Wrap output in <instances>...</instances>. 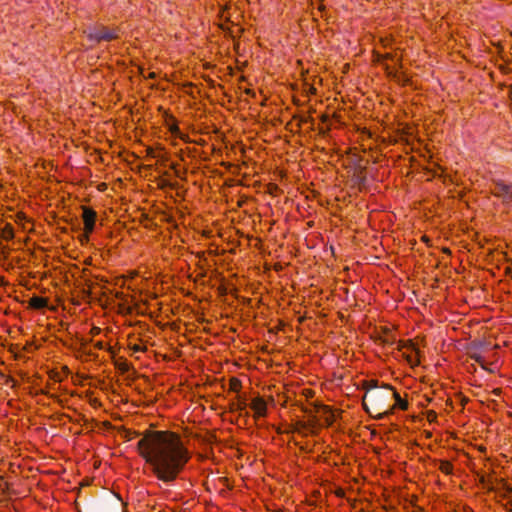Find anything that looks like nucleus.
Here are the masks:
<instances>
[{
  "mask_svg": "<svg viewBox=\"0 0 512 512\" xmlns=\"http://www.w3.org/2000/svg\"><path fill=\"white\" fill-rule=\"evenodd\" d=\"M147 153L148 155L152 156V157H155L154 153H153V149L152 148H148L147 149Z\"/></svg>",
  "mask_w": 512,
  "mask_h": 512,
  "instance_id": "19",
  "label": "nucleus"
},
{
  "mask_svg": "<svg viewBox=\"0 0 512 512\" xmlns=\"http://www.w3.org/2000/svg\"><path fill=\"white\" fill-rule=\"evenodd\" d=\"M4 283H5L4 277H0V286L3 285Z\"/></svg>",
  "mask_w": 512,
  "mask_h": 512,
  "instance_id": "22",
  "label": "nucleus"
},
{
  "mask_svg": "<svg viewBox=\"0 0 512 512\" xmlns=\"http://www.w3.org/2000/svg\"><path fill=\"white\" fill-rule=\"evenodd\" d=\"M147 77L154 79L156 77V74L154 72H150Z\"/></svg>",
  "mask_w": 512,
  "mask_h": 512,
  "instance_id": "20",
  "label": "nucleus"
},
{
  "mask_svg": "<svg viewBox=\"0 0 512 512\" xmlns=\"http://www.w3.org/2000/svg\"><path fill=\"white\" fill-rule=\"evenodd\" d=\"M86 37L93 42H110L120 38L121 29L118 26H105L103 24H95L84 30Z\"/></svg>",
  "mask_w": 512,
  "mask_h": 512,
  "instance_id": "3",
  "label": "nucleus"
},
{
  "mask_svg": "<svg viewBox=\"0 0 512 512\" xmlns=\"http://www.w3.org/2000/svg\"><path fill=\"white\" fill-rule=\"evenodd\" d=\"M491 193L501 199L504 204H508L512 201V184L502 180H495L491 188Z\"/></svg>",
  "mask_w": 512,
  "mask_h": 512,
  "instance_id": "5",
  "label": "nucleus"
},
{
  "mask_svg": "<svg viewBox=\"0 0 512 512\" xmlns=\"http://www.w3.org/2000/svg\"><path fill=\"white\" fill-rule=\"evenodd\" d=\"M377 381L371 380L368 383V391L364 397V401L367 397H369L373 402L385 401L389 399H394V405L384 412H379L378 419H383L385 415L392 413L395 408H399L403 411L407 410L409 407V403L407 400L402 399L400 394L390 385H384L380 390L371 391L372 389H376Z\"/></svg>",
  "mask_w": 512,
  "mask_h": 512,
  "instance_id": "2",
  "label": "nucleus"
},
{
  "mask_svg": "<svg viewBox=\"0 0 512 512\" xmlns=\"http://www.w3.org/2000/svg\"><path fill=\"white\" fill-rule=\"evenodd\" d=\"M88 240H89V238H88V239H86V232L84 231V234H83V236L81 237V241H82V242H84V241H86V242H87Z\"/></svg>",
  "mask_w": 512,
  "mask_h": 512,
  "instance_id": "21",
  "label": "nucleus"
},
{
  "mask_svg": "<svg viewBox=\"0 0 512 512\" xmlns=\"http://www.w3.org/2000/svg\"><path fill=\"white\" fill-rule=\"evenodd\" d=\"M169 131L171 132V134H173L174 136L176 137H179L180 139L186 141V138L187 136L182 134V132L180 131V128L179 126L177 125V123H174L172 124L170 127H169Z\"/></svg>",
  "mask_w": 512,
  "mask_h": 512,
  "instance_id": "14",
  "label": "nucleus"
},
{
  "mask_svg": "<svg viewBox=\"0 0 512 512\" xmlns=\"http://www.w3.org/2000/svg\"><path fill=\"white\" fill-rule=\"evenodd\" d=\"M241 387H242L241 381L238 378L233 377V378L230 379V381H229V388H230L231 391L239 392Z\"/></svg>",
  "mask_w": 512,
  "mask_h": 512,
  "instance_id": "15",
  "label": "nucleus"
},
{
  "mask_svg": "<svg viewBox=\"0 0 512 512\" xmlns=\"http://www.w3.org/2000/svg\"><path fill=\"white\" fill-rule=\"evenodd\" d=\"M128 340H129V348L130 350H132L134 353H139V352H145L147 350L146 346L143 344L142 340L137 337L135 334H130L128 336Z\"/></svg>",
  "mask_w": 512,
  "mask_h": 512,
  "instance_id": "9",
  "label": "nucleus"
},
{
  "mask_svg": "<svg viewBox=\"0 0 512 512\" xmlns=\"http://www.w3.org/2000/svg\"><path fill=\"white\" fill-rule=\"evenodd\" d=\"M48 299L40 296H33L28 301V307L34 310H41L48 307Z\"/></svg>",
  "mask_w": 512,
  "mask_h": 512,
  "instance_id": "11",
  "label": "nucleus"
},
{
  "mask_svg": "<svg viewBox=\"0 0 512 512\" xmlns=\"http://www.w3.org/2000/svg\"><path fill=\"white\" fill-rule=\"evenodd\" d=\"M398 350L402 353L408 364L412 367L420 364L419 350L412 340L399 341Z\"/></svg>",
  "mask_w": 512,
  "mask_h": 512,
  "instance_id": "4",
  "label": "nucleus"
},
{
  "mask_svg": "<svg viewBox=\"0 0 512 512\" xmlns=\"http://www.w3.org/2000/svg\"><path fill=\"white\" fill-rule=\"evenodd\" d=\"M249 405L251 410L253 411V417L255 420L267 416V403L262 397H254Z\"/></svg>",
  "mask_w": 512,
  "mask_h": 512,
  "instance_id": "7",
  "label": "nucleus"
},
{
  "mask_svg": "<svg viewBox=\"0 0 512 512\" xmlns=\"http://www.w3.org/2000/svg\"><path fill=\"white\" fill-rule=\"evenodd\" d=\"M94 347H95L96 349H98V350H104V349H106V345H105V344H104V342H102V341H96V342L94 343ZM107 350H108L110 353H113V351H112V348H111V347L107 348Z\"/></svg>",
  "mask_w": 512,
  "mask_h": 512,
  "instance_id": "17",
  "label": "nucleus"
},
{
  "mask_svg": "<svg viewBox=\"0 0 512 512\" xmlns=\"http://www.w3.org/2000/svg\"><path fill=\"white\" fill-rule=\"evenodd\" d=\"M475 360H476L478 363L482 364V362H481V357H480V356L475 357Z\"/></svg>",
  "mask_w": 512,
  "mask_h": 512,
  "instance_id": "23",
  "label": "nucleus"
},
{
  "mask_svg": "<svg viewBox=\"0 0 512 512\" xmlns=\"http://www.w3.org/2000/svg\"><path fill=\"white\" fill-rule=\"evenodd\" d=\"M426 418L430 423H434L437 421L438 415L434 410H429L426 413Z\"/></svg>",
  "mask_w": 512,
  "mask_h": 512,
  "instance_id": "16",
  "label": "nucleus"
},
{
  "mask_svg": "<svg viewBox=\"0 0 512 512\" xmlns=\"http://www.w3.org/2000/svg\"><path fill=\"white\" fill-rule=\"evenodd\" d=\"M379 340L386 345H391L395 342V336L393 335V332L388 327H383L381 329Z\"/></svg>",
  "mask_w": 512,
  "mask_h": 512,
  "instance_id": "12",
  "label": "nucleus"
},
{
  "mask_svg": "<svg viewBox=\"0 0 512 512\" xmlns=\"http://www.w3.org/2000/svg\"><path fill=\"white\" fill-rule=\"evenodd\" d=\"M102 332L101 328L93 326L90 330V335L92 337L98 336Z\"/></svg>",
  "mask_w": 512,
  "mask_h": 512,
  "instance_id": "18",
  "label": "nucleus"
},
{
  "mask_svg": "<svg viewBox=\"0 0 512 512\" xmlns=\"http://www.w3.org/2000/svg\"><path fill=\"white\" fill-rule=\"evenodd\" d=\"M391 60L394 61L395 57L391 53L381 54V53H374V61L378 64H381L384 66L387 74L389 76H395L396 75V68L389 66L386 61Z\"/></svg>",
  "mask_w": 512,
  "mask_h": 512,
  "instance_id": "8",
  "label": "nucleus"
},
{
  "mask_svg": "<svg viewBox=\"0 0 512 512\" xmlns=\"http://www.w3.org/2000/svg\"><path fill=\"white\" fill-rule=\"evenodd\" d=\"M137 451L152 475L165 484L174 483L192 459L182 437L169 430L146 431L137 443Z\"/></svg>",
  "mask_w": 512,
  "mask_h": 512,
  "instance_id": "1",
  "label": "nucleus"
},
{
  "mask_svg": "<svg viewBox=\"0 0 512 512\" xmlns=\"http://www.w3.org/2000/svg\"><path fill=\"white\" fill-rule=\"evenodd\" d=\"M82 210V220L84 224V231L86 232V239L89 238L90 234L95 229V224L97 220V213L96 211L89 207V206H81Z\"/></svg>",
  "mask_w": 512,
  "mask_h": 512,
  "instance_id": "6",
  "label": "nucleus"
},
{
  "mask_svg": "<svg viewBox=\"0 0 512 512\" xmlns=\"http://www.w3.org/2000/svg\"><path fill=\"white\" fill-rule=\"evenodd\" d=\"M438 469L445 475L453 473V464L448 460H440Z\"/></svg>",
  "mask_w": 512,
  "mask_h": 512,
  "instance_id": "13",
  "label": "nucleus"
},
{
  "mask_svg": "<svg viewBox=\"0 0 512 512\" xmlns=\"http://www.w3.org/2000/svg\"><path fill=\"white\" fill-rule=\"evenodd\" d=\"M248 404L246 398L242 396H238L237 401L231 403L230 410L233 412H239L240 415L244 414L245 416L249 415V412L246 410Z\"/></svg>",
  "mask_w": 512,
  "mask_h": 512,
  "instance_id": "10",
  "label": "nucleus"
}]
</instances>
